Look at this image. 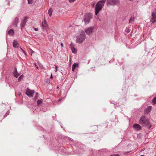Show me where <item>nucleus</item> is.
Here are the masks:
<instances>
[{
	"instance_id": "nucleus-24",
	"label": "nucleus",
	"mask_w": 156,
	"mask_h": 156,
	"mask_svg": "<svg viewBox=\"0 0 156 156\" xmlns=\"http://www.w3.org/2000/svg\"><path fill=\"white\" fill-rule=\"evenodd\" d=\"M42 102V101L41 100H38L37 101V104L38 105H40Z\"/></svg>"
},
{
	"instance_id": "nucleus-8",
	"label": "nucleus",
	"mask_w": 156,
	"mask_h": 156,
	"mask_svg": "<svg viewBox=\"0 0 156 156\" xmlns=\"http://www.w3.org/2000/svg\"><path fill=\"white\" fill-rule=\"evenodd\" d=\"M93 28L92 27H90L88 29H85V30L86 34L88 35H90L92 33Z\"/></svg>"
},
{
	"instance_id": "nucleus-18",
	"label": "nucleus",
	"mask_w": 156,
	"mask_h": 156,
	"mask_svg": "<svg viewBox=\"0 0 156 156\" xmlns=\"http://www.w3.org/2000/svg\"><path fill=\"white\" fill-rule=\"evenodd\" d=\"M52 12V8H50L48 10V13L50 16H51Z\"/></svg>"
},
{
	"instance_id": "nucleus-30",
	"label": "nucleus",
	"mask_w": 156,
	"mask_h": 156,
	"mask_svg": "<svg viewBox=\"0 0 156 156\" xmlns=\"http://www.w3.org/2000/svg\"><path fill=\"white\" fill-rule=\"evenodd\" d=\"M76 0H69V2L70 3L74 2Z\"/></svg>"
},
{
	"instance_id": "nucleus-35",
	"label": "nucleus",
	"mask_w": 156,
	"mask_h": 156,
	"mask_svg": "<svg viewBox=\"0 0 156 156\" xmlns=\"http://www.w3.org/2000/svg\"><path fill=\"white\" fill-rule=\"evenodd\" d=\"M34 30L35 31H37L38 29L37 28H34Z\"/></svg>"
},
{
	"instance_id": "nucleus-15",
	"label": "nucleus",
	"mask_w": 156,
	"mask_h": 156,
	"mask_svg": "<svg viewBox=\"0 0 156 156\" xmlns=\"http://www.w3.org/2000/svg\"><path fill=\"white\" fill-rule=\"evenodd\" d=\"M152 107L151 106H148L145 109V114H148L150 111Z\"/></svg>"
},
{
	"instance_id": "nucleus-10",
	"label": "nucleus",
	"mask_w": 156,
	"mask_h": 156,
	"mask_svg": "<svg viewBox=\"0 0 156 156\" xmlns=\"http://www.w3.org/2000/svg\"><path fill=\"white\" fill-rule=\"evenodd\" d=\"M27 18L26 16H25L24 17L23 20L21 21L20 24V27L21 30L22 29V28H23L27 22Z\"/></svg>"
},
{
	"instance_id": "nucleus-11",
	"label": "nucleus",
	"mask_w": 156,
	"mask_h": 156,
	"mask_svg": "<svg viewBox=\"0 0 156 156\" xmlns=\"http://www.w3.org/2000/svg\"><path fill=\"white\" fill-rule=\"evenodd\" d=\"M19 22V19L17 17H16L12 22V25L15 27H17L18 23Z\"/></svg>"
},
{
	"instance_id": "nucleus-40",
	"label": "nucleus",
	"mask_w": 156,
	"mask_h": 156,
	"mask_svg": "<svg viewBox=\"0 0 156 156\" xmlns=\"http://www.w3.org/2000/svg\"><path fill=\"white\" fill-rule=\"evenodd\" d=\"M130 1H132L133 0H129Z\"/></svg>"
},
{
	"instance_id": "nucleus-23",
	"label": "nucleus",
	"mask_w": 156,
	"mask_h": 156,
	"mask_svg": "<svg viewBox=\"0 0 156 156\" xmlns=\"http://www.w3.org/2000/svg\"><path fill=\"white\" fill-rule=\"evenodd\" d=\"M152 103L154 105H155L156 104V97H155L152 100Z\"/></svg>"
},
{
	"instance_id": "nucleus-28",
	"label": "nucleus",
	"mask_w": 156,
	"mask_h": 156,
	"mask_svg": "<svg viewBox=\"0 0 156 156\" xmlns=\"http://www.w3.org/2000/svg\"><path fill=\"white\" fill-rule=\"evenodd\" d=\"M125 31L126 33H128L130 32V30L129 28H126Z\"/></svg>"
},
{
	"instance_id": "nucleus-4",
	"label": "nucleus",
	"mask_w": 156,
	"mask_h": 156,
	"mask_svg": "<svg viewBox=\"0 0 156 156\" xmlns=\"http://www.w3.org/2000/svg\"><path fill=\"white\" fill-rule=\"evenodd\" d=\"M92 18V14L90 13H86L84 16V22L86 24H88L90 22V20Z\"/></svg>"
},
{
	"instance_id": "nucleus-22",
	"label": "nucleus",
	"mask_w": 156,
	"mask_h": 156,
	"mask_svg": "<svg viewBox=\"0 0 156 156\" xmlns=\"http://www.w3.org/2000/svg\"><path fill=\"white\" fill-rule=\"evenodd\" d=\"M134 20V18L133 17H131L129 21V23H132Z\"/></svg>"
},
{
	"instance_id": "nucleus-1",
	"label": "nucleus",
	"mask_w": 156,
	"mask_h": 156,
	"mask_svg": "<svg viewBox=\"0 0 156 156\" xmlns=\"http://www.w3.org/2000/svg\"><path fill=\"white\" fill-rule=\"evenodd\" d=\"M139 123L143 126H147L149 129H150L152 126L150 124L148 119L144 115H143L141 117Z\"/></svg>"
},
{
	"instance_id": "nucleus-2",
	"label": "nucleus",
	"mask_w": 156,
	"mask_h": 156,
	"mask_svg": "<svg viewBox=\"0 0 156 156\" xmlns=\"http://www.w3.org/2000/svg\"><path fill=\"white\" fill-rule=\"evenodd\" d=\"M105 3L101 1L98 2L96 4L95 7V14L97 15L99 11L102 9L104 6Z\"/></svg>"
},
{
	"instance_id": "nucleus-6",
	"label": "nucleus",
	"mask_w": 156,
	"mask_h": 156,
	"mask_svg": "<svg viewBox=\"0 0 156 156\" xmlns=\"http://www.w3.org/2000/svg\"><path fill=\"white\" fill-rule=\"evenodd\" d=\"M152 18L151 22L153 23L156 22V9L151 14Z\"/></svg>"
},
{
	"instance_id": "nucleus-3",
	"label": "nucleus",
	"mask_w": 156,
	"mask_h": 156,
	"mask_svg": "<svg viewBox=\"0 0 156 156\" xmlns=\"http://www.w3.org/2000/svg\"><path fill=\"white\" fill-rule=\"evenodd\" d=\"M85 34L84 31H81L79 35L76 37V42L78 43L82 42L85 39Z\"/></svg>"
},
{
	"instance_id": "nucleus-26",
	"label": "nucleus",
	"mask_w": 156,
	"mask_h": 156,
	"mask_svg": "<svg viewBox=\"0 0 156 156\" xmlns=\"http://www.w3.org/2000/svg\"><path fill=\"white\" fill-rule=\"evenodd\" d=\"M46 82L48 84H49L50 83V80L49 79H47L46 80Z\"/></svg>"
},
{
	"instance_id": "nucleus-25",
	"label": "nucleus",
	"mask_w": 156,
	"mask_h": 156,
	"mask_svg": "<svg viewBox=\"0 0 156 156\" xmlns=\"http://www.w3.org/2000/svg\"><path fill=\"white\" fill-rule=\"evenodd\" d=\"M28 4H32L34 2V0H27Z\"/></svg>"
},
{
	"instance_id": "nucleus-37",
	"label": "nucleus",
	"mask_w": 156,
	"mask_h": 156,
	"mask_svg": "<svg viewBox=\"0 0 156 156\" xmlns=\"http://www.w3.org/2000/svg\"><path fill=\"white\" fill-rule=\"evenodd\" d=\"M140 156H144V155H141Z\"/></svg>"
},
{
	"instance_id": "nucleus-7",
	"label": "nucleus",
	"mask_w": 156,
	"mask_h": 156,
	"mask_svg": "<svg viewBox=\"0 0 156 156\" xmlns=\"http://www.w3.org/2000/svg\"><path fill=\"white\" fill-rule=\"evenodd\" d=\"M34 92V90H28L26 91V94L29 97H32L33 96Z\"/></svg>"
},
{
	"instance_id": "nucleus-17",
	"label": "nucleus",
	"mask_w": 156,
	"mask_h": 156,
	"mask_svg": "<svg viewBox=\"0 0 156 156\" xmlns=\"http://www.w3.org/2000/svg\"><path fill=\"white\" fill-rule=\"evenodd\" d=\"M78 65V64L77 63H74L72 66V71H74L76 67Z\"/></svg>"
},
{
	"instance_id": "nucleus-19",
	"label": "nucleus",
	"mask_w": 156,
	"mask_h": 156,
	"mask_svg": "<svg viewBox=\"0 0 156 156\" xmlns=\"http://www.w3.org/2000/svg\"><path fill=\"white\" fill-rule=\"evenodd\" d=\"M71 49L72 52L73 53H74V54H76V52H77L76 50L73 47H71Z\"/></svg>"
},
{
	"instance_id": "nucleus-29",
	"label": "nucleus",
	"mask_w": 156,
	"mask_h": 156,
	"mask_svg": "<svg viewBox=\"0 0 156 156\" xmlns=\"http://www.w3.org/2000/svg\"><path fill=\"white\" fill-rule=\"evenodd\" d=\"M20 49H21V50H22V51L23 52L25 55H26V52H25V51L23 50V49L21 48H20Z\"/></svg>"
},
{
	"instance_id": "nucleus-21",
	"label": "nucleus",
	"mask_w": 156,
	"mask_h": 156,
	"mask_svg": "<svg viewBox=\"0 0 156 156\" xmlns=\"http://www.w3.org/2000/svg\"><path fill=\"white\" fill-rule=\"evenodd\" d=\"M38 93H36L35 95V96L34 98V99L35 100H36L38 98Z\"/></svg>"
},
{
	"instance_id": "nucleus-39",
	"label": "nucleus",
	"mask_w": 156,
	"mask_h": 156,
	"mask_svg": "<svg viewBox=\"0 0 156 156\" xmlns=\"http://www.w3.org/2000/svg\"><path fill=\"white\" fill-rule=\"evenodd\" d=\"M36 68L37 69H38V67H36Z\"/></svg>"
},
{
	"instance_id": "nucleus-27",
	"label": "nucleus",
	"mask_w": 156,
	"mask_h": 156,
	"mask_svg": "<svg viewBox=\"0 0 156 156\" xmlns=\"http://www.w3.org/2000/svg\"><path fill=\"white\" fill-rule=\"evenodd\" d=\"M23 75H21L18 78V80L19 81L21 79H22L23 78Z\"/></svg>"
},
{
	"instance_id": "nucleus-32",
	"label": "nucleus",
	"mask_w": 156,
	"mask_h": 156,
	"mask_svg": "<svg viewBox=\"0 0 156 156\" xmlns=\"http://www.w3.org/2000/svg\"><path fill=\"white\" fill-rule=\"evenodd\" d=\"M106 0H101L100 1H101L102 2H104V3H105V2L106 1Z\"/></svg>"
},
{
	"instance_id": "nucleus-31",
	"label": "nucleus",
	"mask_w": 156,
	"mask_h": 156,
	"mask_svg": "<svg viewBox=\"0 0 156 156\" xmlns=\"http://www.w3.org/2000/svg\"><path fill=\"white\" fill-rule=\"evenodd\" d=\"M110 156H119V154H113L112 155Z\"/></svg>"
},
{
	"instance_id": "nucleus-36",
	"label": "nucleus",
	"mask_w": 156,
	"mask_h": 156,
	"mask_svg": "<svg viewBox=\"0 0 156 156\" xmlns=\"http://www.w3.org/2000/svg\"><path fill=\"white\" fill-rule=\"evenodd\" d=\"M50 78H53L52 75V74H51V76H50Z\"/></svg>"
},
{
	"instance_id": "nucleus-5",
	"label": "nucleus",
	"mask_w": 156,
	"mask_h": 156,
	"mask_svg": "<svg viewBox=\"0 0 156 156\" xmlns=\"http://www.w3.org/2000/svg\"><path fill=\"white\" fill-rule=\"evenodd\" d=\"M107 4V5H110L113 6L118 5L119 4V0H108Z\"/></svg>"
},
{
	"instance_id": "nucleus-38",
	"label": "nucleus",
	"mask_w": 156,
	"mask_h": 156,
	"mask_svg": "<svg viewBox=\"0 0 156 156\" xmlns=\"http://www.w3.org/2000/svg\"><path fill=\"white\" fill-rule=\"evenodd\" d=\"M61 100L60 99H59V101H60Z\"/></svg>"
},
{
	"instance_id": "nucleus-33",
	"label": "nucleus",
	"mask_w": 156,
	"mask_h": 156,
	"mask_svg": "<svg viewBox=\"0 0 156 156\" xmlns=\"http://www.w3.org/2000/svg\"><path fill=\"white\" fill-rule=\"evenodd\" d=\"M55 66V72H57V67L56 66Z\"/></svg>"
},
{
	"instance_id": "nucleus-20",
	"label": "nucleus",
	"mask_w": 156,
	"mask_h": 156,
	"mask_svg": "<svg viewBox=\"0 0 156 156\" xmlns=\"http://www.w3.org/2000/svg\"><path fill=\"white\" fill-rule=\"evenodd\" d=\"M48 38L50 41H51L52 40L53 38L52 35L51 34L49 35L48 36Z\"/></svg>"
},
{
	"instance_id": "nucleus-12",
	"label": "nucleus",
	"mask_w": 156,
	"mask_h": 156,
	"mask_svg": "<svg viewBox=\"0 0 156 156\" xmlns=\"http://www.w3.org/2000/svg\"><path fill=\"white\" fill-rule=\"evenodd\" d=\"M48 25L47 23V21L45 20H44V23H42V28L44 31L46 30Z\"/></svg>"
},
{
	"instance_id": "nucleus-13",
	"label": "nucleus",
	"mask_w": 156,
	"mask_h": 156,
	"mask_svg": "<svg viewBox=\"0 0 156 156\" xmlns=\"http://www.w3.org/2000/svg\"><path fill=\"white\" fill-rule=\"evenodd\" d=\"M12 45L13 47L15 48H17L19 46V44L16 40H15L13 41Z\"/></svg>"
},
{
	"instance_id": "nucleus-14",
	"label": "nucleus",
	"mask_w": 156,
	"mask_h": 156,
	"mask_svg": "<svg viewBox=\"0 0 156 156\" xmlns=\"http://www.w3.org/2000/svg\"><path fill=\"white\" fill-rule=\"evenodd\" d=\"M13 76L17 78L20 74L18 73L17 71V69L16 67H15L13 73Z\"/></svg>"
},
{
	"instance_id": "nucleus-34",
	"label": "nucleus",
	"mask_w": 156,
	"mask_h": 156,
	"mask_svg": "<svg viewBox=\"0 0 156 156\" xmlns=\"http://www.w3.org/2000/svg\"><path fill=\"white\" fill-rule=\"evenodd\" d=\"M61 46L62 47H63V44L62 43H61Z\"/></svg>"
},
{
	"instance_id": "nucleus-9",
	"label": "nucleus",
	"mask_w": 156,
	"mask_h": 156,
	"mask_svg": "<svg viewBox=\"0 0 156 156\" xmlns=\"http://www.w3.org/2000/svg\"><path fill=\"white\" fill-rule=\"evenodd\" d=\"M133 128L136 131H139L141 129V127L138 124L136 123L133 126Z\"/></svg>"
},
{
	"instance_id": "nucleus-16",
	"label": "nucleus",
	"mask_w": 156,
	"mask_h": 156,
	"mask_svg": "<svg viewBox=\"0 0 156 156\" xmlns=\"http://www.w3.org/2000/svg\"><path fill=\"white\" fill-rule=\"evenodd\" d=\"M8 34L9 35H13L14 34V30L12 29H11L9 30L8 32Z\"/></svg>"
}]
</instances>
